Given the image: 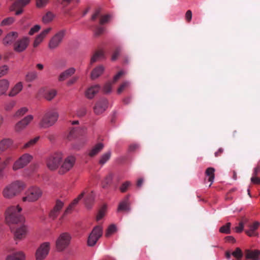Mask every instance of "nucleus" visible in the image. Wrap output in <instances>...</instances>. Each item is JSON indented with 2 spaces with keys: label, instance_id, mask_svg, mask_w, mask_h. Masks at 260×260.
Instances as JSON below:
<instances>
[{
  "label": "nucleus",
  "instance_id": "f257e3e1",
  "mask_svg": "<svg viewBox=\"0 0 260 260\" xmlns=\"http://www.w3.org/2000/svg\"><path fill=\"white\" fill-rule=\"evenodd\" d=\"M25 187L24 183L17 180L6 185L2 191V195L4 198L12 199L18 196Z\"/></svg>",
  "mask_w": 260,
  "mask_h": 260
},
{
  "label": "nucleus",
  "instance_id": "f03ea898",
  "mask_svg": "<svg viewBox=\"0 0 260 260\" xmlns=\"http://www.w3.org/2000/svg\"><path fill=\"white\" fill-rule=\"evenodd\" d=\"M22 208L19 206H12L8 208L6 212V221L8 224H17L23 221L21 214Z\"/></svg>",
  "mask_w": 260,
  "mask_h": 260
},
{
  "label": "nucleus",
  "instance_id": "7ed1b4c3",
  "mask_svg": "<svg viewBox=\"0 0 260 260\" xmlns=\"http://www.w3.org/2000/svg\"><path fill=\"white\" fill-rule=\"evenodd\" d=\"M58 113L54 110H51L45 113L39 125L43 128H47L53 125L57 120Z\"/></svg>",
  "mask_w": 260,
  "mask_h": 260
},
{
  "label": "nucleus",
  "instance_id": "20e7f679",
  "mask_svg": "<svg viewBox=\"0 0 260 260\" xmlns=\"http://www.w3.org/2000/svg\"><path fill=\"white\" fill-rule=\"evenodd\" d=\"M42 194L41 189L36 186L30 187L25 193V197L22 198L23 202L28 201L30 202L37 201Z\"/></svg>",
  "mask_w": 260,
  "mask_h": 260
},
{
  "label": "nucleus",
  "instance_id": "39448f33",
  "mask_svg": "<svg viewBox=\"0 0 260 260\" xmlns=\"http://www.w3.org/2000/svg\"><path fill=\"white\" fill-rule=\"evenodd\" d=\"M71 236L68 233H61L56 240V247L58 251H62L68 247Z\"/></svg>",
  "mask_w": 260,
  "mask_h": 260
},
{
  "label": "nucleus",
  "instance_id": "423d86ee",
  "mask_svg": "<svg viewBox=\"0 0 260 260\" xmlns=\"http://www.w3.org/2000/svg\"><path fill=\"white\" fill-rule=\"evenodd\" d=\"M103 235V228L100 225L95 226L88 236L87 245L90 247L94 246L99 239Z\"/></svg>",
  "mask_w": 260,
  "mask_h": 260
},
{
  "label": "nucleus",
  "instance_id": "0eeeda50",
  "mask_svg": "<svg viewBox=\"0 0 260 260\" xmlns=\"http://www.w3.org/2000/svg\"><path fill=\"white\" fill-rule=\"evenodd\" d=\"M63 158L61 152H57L50 156L47 160V167L51 170H56L60 164Z\"/></svg>",
  "mask_w": 260,
  "mask_h": 260
},
{
  "label": "nucleus",
  "instance_id": "6e6552de",
  "mask_svg": "<svg viewBox=\"0 0 260 260\" xmlns=\"http://www.w3.org/2000/svg\"><path fill=\"white\" fill-rule=\"evenodd\" d=\"M32 158V156L28 153L23 154L14 162L13 170L15 171L23 168L29 163Z\"/></svg>",
  "mask_w": 260,
  "mask_h": 260
},
{
  "label": "nucleus",
  "instance_id": "1a4fd4ad",
  "mask_svg": "<svg viewBox=\"0 0 260 260\" xmlns=\"http://www.w3.org/2000/svg\"><path fill=\"white\" fill-rule=\"evenodd\" d=\"M66 34V29H62L58 31L50 40L48 47L51 49L57 48L61 43L63 38Z\"/></svg>",
  "mask_w": 260,
  "mask_h": 260
},
{
  "label": "nucleus",
  "instance_id": "9d476101",
  "mask_svg": "<svg viewBox=\"0 0 260 260\" xmlns=\"http://www.w3.org/2000/svg\"><path fill=\"white\" fill-rule=\"evenodd\" d=\"M50 250V243L44 242L37 249L36 252L37 260H43L48 255Z\"/></svg>",
  "mask_w": 260,
  "mask_h": 260
},
{
  "label": "nucleus",
  "instance_id": "9b49d317",
  "mask_svg": "<svg viewBox=\"0 0 260 260\" xmlns=\"http://www.w3.org/2000/svg\"><path fill=\"white\" fill-rule=\"evenodd\" d=\"M76 158L73 155L67 157L63 161L59 170L60 174H63L70 171L74 166Z\"/></svg>",
  "mask_w": 260,
  "mask_h": 260
},
{
  "label": "nucleus",
  "instance_id": "f8f14e48",
  "mask_svg": "<svg viewBox=\"0 0 260 260\" xmlns=\"http://www.w3.org/2000/svg\"><path fill=\"white\" fill-rule=\"evenodd\" d=\"M29 43V38L27 37H23L14 43L13 45L14 50L17 52H23L27 48Z\"/></svg>",
  "mask_w": 260,
  "mask_h": 260
},
{
  "label": "nucleus",
  "instance_id": "ddd939ff",
  "mask_svg": "<svg viewBox=\"0 0 260 260\" xmlns=\"http://www.w3.org/2000/svg\"><path fill=\"white\" fill-rule=\"evenodd\" d=\"M11 231L14 233V238L16 240H20L24 238L26 235L27 229L25 225L17 227L15 229L11 228Z\"/></svg>",
  "mask_w": 260,
  "mask_h": 260
},
{
  "label": "nucleus",
  "instance_id": "4468645a",
  "mask_svg": "<svg viewBox=\"0 0 260 260\" xmlns=\"http://www.w3.org/2000/svg\"><path fill=\"white\" fill-rule=\"evenodd\" d=\"M33 118V116L31 115L25 117L16 124L15 127V131L18 132L23 129L32 121Z\"/></svg>",
  "mask_w": 260,
  "mask_h": 260
},
{
  "label": "nucleus",
  "instance_id": "2eb2a0df",
  "mask_svg": "<svg viewBox=\"0 0 260 260\" xmlns=\"http://www.w3.org/2000/svg\"><path fill=\"white\" fill-rule=\"evenodd\" d=\"M108 101L106 99H102L98 101L94 107V112L96 115H100L103 113L107 109Z\"/></svg>",
  "mask_w": 260,
  "mask_h": 260
},
{
  "label": "nucleus",
  "instance_id": "dca6fc26",
  "mask_svg": "<svg viewBox=\"0 0 260 260\" xmlns=\"http://www.w3.org/2000/svg\"><path fill=\"white\" fill-rule=\"evenodd\" d=\"M85 194V192L84 191L82 193H81L77 198L73 200V201L69 205V206L67 208L66 210L64 211L63 215L59 218V220H62L65 216H66L69 213H71L74 206L78 204L79 201L83 198Z\"/></svg>",
  "mask_w": 260,
  "mask_h": 260
},
{
  "label": "nucleus",
  "instance_id": "f3484780",
  "mask_svg": "<svg viewBox=\"0 0 260 260\" xmlns=\"http://www.w3.org/2000/svg\"><path fill=\"white\" fill-rule=\"evenodd\" d=\"M244 253L247 259L260 260V250H259L246 249Z\"/></svg>",
  "mask_w": 260,
  "mask_h": 260
},
{
  "label": "nucleus",
  "instance_id": "a211bd4d",
  "mask_svg": "<svg viewBox=\"0 0 260 260\" xmlns=\"http://www.w3.org/2000/svg\"><path fill=\"white\" fill-rule=\"evenodd\" d=\"M52 30L51 27H48L43 31H42L39 35H38L34 42L33 46L36 48L38 47L40 43L43 41L44 39L47 36V35Z\"/></svg>",
  "mask_w": 260,
  "mask_h": 260
},
{
  "label": "nucleus",
  "instance_id": "6ab92c4d",
  "mask_svg": "<svg viewBox=\"0 0 260 260\" xmlns=\"http://www.w3.org/2000/svg\"><path fill=\"white\" fill-rule=\"evenodd\" d=\"M18 35L16 32H10L8 33L3 39V44L5 45H11L15 41Z\"/></svg>",
  "mask_w": 260,
  "mask_h": 260
},
{
  "label": "nucleus",
  "instance_id": "aec40b11",
  "mask_svg": "<svg viewBox=\"0 0 260 260\" xmlns=\"http://www.w3.org/2000/svg\"><path fill=\"white\" fill-rule=\"evenodd\" d=\"M13 141L10 138H5L0 141V153L9 149L13 145Z\"/></svg>",
  "mask_w": 260,
  "mask_h": 260
},
{
  "label": "nucleus",
  "instance_id": "412c9836",
  "mask_svg": "<svg viewBox=\"0 0 260 260\" xmlns=\"http://www.w3.org/2000/svg\"><path fill=\"white\" fill-rule=\"evenodd\" d=\"M76 72L74 68H70L62 72L58 77L59 81H63L71 77Z\"/></svg>",
  "mask_w": 260,
  "mask_h": 260
},
{
  "label": "nucleus",
  "instance_id": "4be33fe9",
  "mask_svg": "<svg viewBox=\"0 0 260 260\" xmlns=\"http://www.w3.org/2000/svg\"><path fill=\"white\" fill-rule=\"evenodd\" d=\"M99 85H95L88 88L85 93L86 96L88 99H92L100 89Z\"/></svg>",
  "mask_w": 260,
  "mask_h": 260
},
{
  "label": "nucleus",
  "instance_id": "5701e85b",
  "mask_svg": "<svg viewBox=\"0 0 260 260\" xmlns=\"http://www.w3.org/2000/svg\"><path fill=\"white\" fill-rule=\"evenodd\" d=\"M104 147V145L103 143H97L89 151L88 155L90 157H94L102 151Z\"/></svg>",
  "mask_w": 260,
  "mask_h": 260
},
{
  "label": "nucleus",
  "instance_id": "b1692460",
  "mask_svg": "<svg viewBox=\"0 0 260 260\" xmlns=\"http://www.w3.org/2000/svg\"><path fill=\"white\" fill-rule=\"evenodd\" d=\"M130 210L129 197L126 196L124 199L121 201L118 206L117 211H129Z\"/></svg>",
  "mask_w": 260,
  "mask_h": 260
},
{
  "label": "nucleus",
  "instance_id": "393cba45",
  "mask_svg": "<svg viewBox=\"0 0 260 260\" xmlns=\"http://www.w3.org/2000/svg\"><path fill=\"white\" fill-rule=\"evenodd\" d=\"M23 85L22 82H20L17 83L10 90L8 95L10 97L16 96L19 93L22 89Z\"/></svg>",
  "mask_w": 260,
  "mask_h": 260
},
{
  "label": "nucleus",
  "instance_id": "a878e982",
  "mask_svg": "<svg viewBox=\"0 0 260 260\" xmlns=\"http://www.w3.org/2000/svg\"><path fill=\"white\" fill-rule=\"evenodd\" d=\"M25 255L22 252H18L7 256L5 260H24Z\"/></svg>",
  "mask_w": 260,
  "mask_h": 260
},
{
  "label": "nucleus",
  "instance_id": "bb28decb",
  "mask_svg": "<svg viewBox=\"0 0 260 260\" xmlns=\"http://www.w3.org/2000/svg\"><path fill=\"white\" fill-rule=\"evenodd\" d=\"M104 68L102 66H99L94 68L91 73L90 77L92 80L98 78L104 72Z\"/></svg>",
  "mask_w": 260,
  "mask_h": 260
},
{
  "label": "nucleus",
  "instance_id": "cd10ccee",
  "mask_svg": "<svg viewBox=\"0 0 260 260\" xmlns=\"http://www.w3.org/2000/svg\"><path fill=\"white\" fill-rule=\"evenodd\" d=\"M10 83L7 79L0 80V96L5 94L9 87Z\"/></svg>",
  "mask_w": 260,
  "mask_h": 260
},
{
  "label": "nucleus",
  "instance_id": "c85d7f7f",
  "mask_svg": "<svg viewBox=\"0 0 260 260\" xmlns=\"http://www.w3.org/2000/svg\"><path fill=\"white\" fill-rule=\"evenodd\" d=\"M94 200V194L92 191L87 195L85 200L84 203L86 208L89 209L91 207Z\"/></svg>",
  "mask_w": 260,
  "mask_h": 260
},
{
  "label": "nucleus",
  "instance_id": "c756f323",
  "mask_svg": "<svg viewBox=\"0 0 260 260\" xmlns=\"http://www.w3.org/2000/svg\"><path fill=\"white\" fill-rule=\"evenodd\" d=\"M30 0H19L15 2L13 5L10 8L11 11H14L16 8H22L27 5Z\"/></svg>",
  "mask_w": 260,
  "mask_h": 260
},
{
  "label": "nucleus",
  "instance_id": "7c9ffc66",
  "mask_svg": "<svg viewBox=\"0 0 260 260\" xmlns=\"http://www.w3.org/2000/svg\"><path fill=\"white\" fill-rule=\"evenodd\" d=\"M215 169L213 168L210 167L206 169L205 172V174L206 176L209 177L208 181L211 182L209 186H211L212 183L214 181V177H215Z\"/></svg>",
  "mask_w": 260,
  "mask_h": 260
},
{
  "label": "nucleus",
  "instance_id": "2f4dec72",
  "mask_svg": "<svg viewBox=\"0 0 260 260\" xmlns=\"http://www.w3.org/2000/svg\"><path fill=\"white\" fill-rule=\"evenodd\" d=\"M81 129L78 127H73L72 128L68 136L69 140H72V139L77 137L78 135H81L80 131Z\"/></svg>",
  "mask_w": 260,
  "mask_h": 260
},
{
  "label": "nucleus",
  "instance_id": "473e14b6",
  "mask_svg": "<svg viewBox=\"0 0 260 260\" xmlns=\"http://www.w3.org/2000/svg\"><path fill=\"white\" fill-rule=\"evenodd\" d=\"M103 57H104L103 51L98 50L94 54V55L91 57L90 60V63H93L94 62H96L97 60Z\"/></svg>",
  "mask_w": 260,
  "mask_h": 260
},
{
  "label": "nucleus",
  "instance_id": "72a5a7b5",
  "mask_svg": "<svg viewBox=\"0 0 260 260\" xmlns=\"http://www.w3.org/2000/svg\"><path fill=\"white\" fill-rule=\"evenodd\" d=\"M54 18V15L51 12H47L42 17V21L44 23H48L52 21Z\"/></svg>",
  "mask_w": 260,
  "mask_h": 260
},
{
  "label": "nucleus",
  "instance_id": "f704fd0d",
  "mask_svg": "<svg viewBox=\"0 0 260 260\" xmlns=\"http://www.w3.org/2000/svg\"><path fill=\"white\" fill-rule=\"evenodd\" d=\"M111 155V152L110 151H109L103 154L99 160V164L101 165H104L107 161L110 159Z\"/></svg>",
  "mask_w": 260,
  "mask_h": 260
},
{
  "label": "nucleus",
  "instance_id": "c9c22d12",
  "mask_svg": "<svg viewBox=\"0 0 260 260\" xmlns=\"http://www.w3.org/2000/svg\"><path fill=\"white\" fill-rule=\"evenodd\" d=\"M57 92L54 89H49L46 91L44 97L48 101H51L56 95Z\"/></svg>",
  "mask_w": 260,
  "mask_h": 260
},
{
  "label": "nucleus",
  "instance_id": "e433bc0d",
  "mask_svg": "<svg viewBox=\"0 0 260 260\" xmlns=\"http://www.w3.org/2000/svg\"><path fill=\"white\" fill-rule=\"evenodd\" d=\"M116 226L115 224H112L110 225L106 230L105 236L107 238L110 237L112 234L116 232Z\"/></svg>",
  "mask_w": 260,
  "mask_h": 260
},
{
  "label": "nucleus",
  "instance_id": "4c0bfd02",
  "mask_svg": "<svg viewBox=\"0 0 260 260\" xmlns=\"http://www.w3.org/2000/svg\"><path fill=\"white\" fill-rule=\"evenodd\" d=\"M38 77L37 73L36 71L28 72L25 77V79L27 82H31L36 79Z\"/></svg>",
  "mask_w": 260,
  "mask_h": 260
},
{
  "label": "nucleus",
  "instance_id": "58836bf2",
  "mask_svg": "<svg viewBox=\"0 0 260 260\" xmlns=\"http://www.w3.org/2000/svg\"><path fill=\"white\" fill-rule=\"evenodd\" d=\"M231 225V223L230 222H228L225 225L222 226L220 228L219 232L221 233H224V234H230Z\"/></svg>",
  "mask_w": 260,
  "mask_h": 260
},
{
  "label": "nucleus",
  "instance_id": "ea45409f",
  "mask_svg": "<svg viewBox=\"0 0 260 260\" xmlns=\"http://www.w3.org/2000/svg\"><path fill=\"white\" fill-rule=\"evenodd\" d=\"M232 255L237 259H241L243 255V253L241 249L237 247L235 250L232 253Z\"/></svg>",
  "mask_w": 260,
  "mask_h": 260
},
{
  "label": "nucleus",
  "instance_id": "a19ab883",
  "mask_svg": "<svg viewBox=\"0 0 260 260\" xmlns=\"http://www.w3.org/2000/svg\"><path fill=\"white\" fill-rule=\"evenodd\" d=\"M39 138H40L39 137H37L35 138L34 139L30 140L29 141H28V142H27L26 143H25L24 145L22 148L26 149V148H29V147L32 146L37 143V142L39 140Z\"/></svg>",
  "mask_w": 260,
  "mask_h": 260
},
{
  "label": "nucleus",
  "instance_id": "79ce46f5",
  "mask_svg": "<svg viewBox=\"0 0 260 260\" xmlns=\"http://www.w3.org/2000/svg\"><path fill=\"white\" fill-rule=\"evenodd\" d=\"M28 111V109L26 107H23L18 110L14 114L15 117H20L23 116Z\"/></svg>",
  "mask_w": 260,
  "mask_h": 260
},
{
  "label": "nucleus",
  "instance_id": "37998d69",
  "mask_svg": "<svg viewBox=\"0 0 260 260\" xmlns=\"http://www.w3.org/2000/svg\"><path fill=\"white\" fill-rule=\"evenodd\" d=\"M14 21V18L12 17H8L7 18L4 19L1 23V25L6 26V25H9L11 24H12Z\"/></svg>",
  "mask_w": 260,
  "mask_h": 260
},
{
  "label": "nucleus",
  "instance_id": "c03bdc74",
  "mask_svg": "<svg viewBox=\"0 0 260 260\" xmlns=\"http://www.w3.org/2000/svg\"><path fill=\"white\" fill-rule=\"evenodd\" d=\"M63 205L64 203L62 202H61L60 200H57L56 202L54 207H53V209L60 213V211L63 208Z\"/></svg>",
  "mask_w": 260,
  "mask_h": 260
},
{
  "label": "nucleus",
  "instance_id": "a18cd8bd",
  "mask_svg": "<svg viewBox=\"0 0 260 260\" xmlns=\"http://www.w3.org/2000/svg\"><path fill=\"white\" fill-rule=\"evenodd\" d=\"M120 51H121V49L120 47H117L115 49V50L113 52V54L112 55V57H111L112 60L114 61L117 59V58H118V57L120 54Z\"/></svg>",
  "mask_w": 260,
  "mask_h": 260
},
{
  "label": "nucleus",
  "instance_id": "49530a36",
  "mask_svg": "<svg viewBox=\"0 0 260 260\" xmlns=\"http://www.w3.org/2000/svg\"><path fill=\"white\" fill-rule=\"evenodd\" d=\"M129 86V82L127 81H125L123 82L117 90L118 93H120L122 92L126 88H127Z\"/></svg>",
  "mask_w": 260,
  "mask_h": 260
},
{
  "label": "nucleus",
  "instance_id": "de8ad7c7",
  "mask_svg": "<svg viewBox=\"0 0 260 260\" xmlns=\"http://www.w3.org/2000/svg\"><path fill=\"white\" fill-rule=\"evenodd\" d=\"M9 67L7 65L0 67V77L5 76L8 73Z\"/></svg>",
  "mask_w": 260,
  "mask_h": 260
},
{
  "label": "nucleus",
  "instance_id": "09e8293b",
  "mask_svg": "<svg viewBox=\"0 0 260 260\" xmlns=\"http://www.w3.org/2000/svg\"><path fill=\"white\" fill-rule=\"evenodd\" d=\"M105 211H106V207L104 206L102 207L99 211L97 217L96 219L97 220H101L105 215Z\"/></svg>",
  "mask_w": 260,
  "mask_h": 260
},
{
  "label": "nucleus",
  "instance_id": "8fccbe9b",
  "mask_svg": "<svg viewBox=\"0 0 260 260\" xmlns=\"http://www.w3.org/2000/svg\"><path fill=\"white\" fill-rule=\"evenodd\" d=\"M49 2V0H36V5L38 8H43L45 7Z\"/></svg>",
  "mask_w": 260,
  "mask_h": 260
},
{
  "label": "nucleus",
  "instance_id": "3c124183",
  "mask_svg": "<svg viewBox=\"0 0 260 260\" xmlns=\"http://www.w3.org/2000/svg\"><path fill=\"white\" fill-rule=\"evenodd\" d=\"M131 185V183L129 181H126L123 183L120 188V190L122 192H124L126 191L128 187Z\"/></svg>",
  "mask_w": 260,
  "mask_h": 260
},
{
  "label": "nucleus",
  "instance_id": "603ef678",
  "mask_svg": "<svg viewBox=\"0 0 260 260\" xmlns=\"http://www.w3.org/2000/svg\"><path fill=\"white\" fill-rule=\"evenodd\" d=\"M111 16L110 15H106L104 16H102L100 19V23L101 24H103L109 20L110 19Z\"/></svg>",
  "mask_w": 260,
  "mask_h": 260
},
{
  "label": "nucleus",
  "instance_id": "864d4df0",
  "mask_svg": "<svg viewBox=\"0 0 260 260\" xmlns=\"http://www.w3.org/2000/svg\"><path fill=\"white\" fill-rule=\"evenodd\" d=\"M41 29V26L39 25H36L34 27L30 28L28 32V34L30 36L33 35L35 33L39 31Z\"/></svg>",
  "mask_w": 260,
  "mask_h": 260
},
{
  "label": "nucleus",
  "instance_id": "5fc2aeb1",
  "mask_svg": "<svg viewBox=\"0 0 260 260\" xmlns=\"http://www.w3.org/2000/svg\"><path fill=\"white\" fill-rule=\"evenodd\" d=\"M15 102L14 101H11L8 103H6L5 105V109L6 111L11 110L15 105Z\"/></svg>",
  "mask_w": 260,
  "mask_h": 260
},
{
  "label": "nucleus",
  "instance_id": "6e6d98bb",
  "mask_svg": "<svg viewBox=\"0 0 260 260\" xmlns=\"http://www.w3.org/2000/svg\"><path fill=\"white\" fill-rule=\"evenodd\" d=\"M87 110L85 108L82 107L80 108L77 111V115L78 117H82L86 115Z\"/></svg>",
  "mask_w": 260,
  "mask_h": 260
},
{
  "label": "nucleus",
  "instance_id": "4d7b16f0",
  "mask_svg": "<svg viewBox=\"0 0 260 260\" xmlns=\"http://www.w3.org/2000/svg\"><path fill=\"white\" fill-rule=\"evenodd\" d=\"M59 213V212H58L57 211L55 210L53 208L50 212L49 217L52 219H55L57 217Z\"/></svg>",
  "mask_w": 260,
  "mask_h": 260
},
{
  "label": "nucleus",
  "instance_id": "13d9d810",
  "mask_svg": "<svg viewBox=\"0 0 260 260\" xmlns=\"http://www.w3.org/2000/svg\"><path fill=\"white\" fill-rule=\"evenodd\" d=\"M78 76H74L72 77L67 83V85L69 86L75 84L78 80Z\"/></svg>",
  "mask_w": 260,
  "mask_h": 260
},
{
  "label": "nucleus",
  "instance_id": "bf43d9fd",
  "mask_svg": "<svg viewBox=\"0 0 260 260\" xmlns=\"http://www.w3.org/2000/svg\"><path fill=\"white\" fill-rule=\"evenodd\" d=\"M13 160V158L12 156H7L2 164V167H3V168H4L7 165L9 164L11 162H12Z\"/></svg>",
  "mask_w": 260,
  "mask_h": 260
},
{
  "label": "nucleus",
  "instance_id": "052dcab7",
  "mask_svg": "<svg viewBox=\"0 0 260 260\" xmlns=\"http://www.w3.org/2000/svg\"><path fill=\"white\" fill-rule=\"evenodd\" d=\"M260 225V223L258 221H254L252 224L249 225V229L251 231H255Z\"/></svg>",
  "mask_w": 260,
  "mask_h": 260
},
{
  "label": "nucleus",
  "instance_id": "680f3d73",
  "mask_svg": "<svg viewBox=\"0 0 260 260\" xmlns=\"http://www.w3.org/2000/svg\"><path fill=\"white\" fill-rule=\"evenodd\" d=\"M244 229V223L243 222H240L239 224V225L237 226H236L235 229V231L238 233H241Z\"/></svg>",
  "mask_w": 260,
  "mask_h": 260
},
{
  "label": "nucleus",
  "instance_id": "e2e57ef3",
  "mask_svg": "<svg viewBox=\"0 0 260 260\" xmlns=\"http://www.w3.org/2000/svg\"><path fill=\"white\" fill-rule=\"evenodd\" d=\"M111 90V83L110 82H108L105 84L104 86V91L105 93H109Z\"/></svg>",
  "mask_w": 260,
  "mask_h": 260
},
{
  "label": "nucleus",
  "instance_id": "0e129e2a",
  "mask_svg": "<svg viewBox=\"0 0 260 260\" xmlns=\"http://www.w3.org/2000/svg\"><path fill=\"white\" fill-rule=\"evenodd\" d=\"M104 31V28L103 27L98 26L96 27V28L95 30L94 34L96 36H99L101 35L102 34H103Z\"/></svg>",
  "mask_w": 260,
  "mask_h": 260
},
{
  "label": "nucleus",
  "instance_id": "69168bd1",
  "mask_svg": "<svg viewBox=\"0 0 260 260\" xmlns=\"http://www.w3.org/2000/svg\"><path fill=\"white\" fill-rule=\"evenodd\" d=\"M191 19L192 12L190 10H187L185 14V19L188 22H189L191 20Z\"/></svg>",
  "mask_w": 260,
  "mask_h": 260
},
{
  "label": "nucleus",
  "instance_id": "338daca9",
  "mask_svg": "<svg viewBox=\"0 0 260 260\" xmlns=\"http://www.w3.org/2000/svg\"><path fill=\"white\" fill-rule=\"evenodd\" d=\"M101 12V9L99 8L96 10L95 13L92 15L91 17V20H94L98 17H99L100 15Z\"/></svg>",
  "mask_w": 260,
  "mask_h": 260
},
{
  "label": "nucleus",
  "instance_id": "774afa93",
  "mask_svg": "<svg viewBox=\"0 0 260 260\" xmlns=\"http://www.w3.org/2000/svg\"><path fill=\"white\" fill-rule=\"evenodd\" d=\"M112 177H113L112 174L111 173L109 174L105 178V179L104 181L105 184H109V183H110L112 181Z\"/></svg>",
  "mask_w": 260,
  "mask_h": 260
}]
</instances>
